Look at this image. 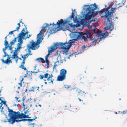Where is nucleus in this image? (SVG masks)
Wrapping results in <instances>:
<instances>
[{
    "mask_svg": "<svg viewBox=\"0 0 127 127\" xmlns=\"http://www.w3.org/2000/svg\"><path fill=\"white\" fill-rule=\"evenodd\" d=\"M8 36V35H7L5 38V40H4V41H7V36Z\"/></svg>",
    "mask_w": 127,
    "mask_h": 127,
    "instance_id": "nucleus-49",
    "label": "nucleus"
},
{
    "mask_svg": "<svg viewBox=\"0 0 127 127\" xmlns=\"http://www.w3.org/2000/svg\"><path fill=\"white\" fill-rule=\"evenodd\" d=\"M93 27V25H89L88 26V27L89 28H91Z\"/></svg>",
    "mask_w": 127,
    "mask_h": 127,
    "instance_id": "nucleus-45",
    "label": "nucleus"
},
{
    "mask_svg": "<svg viewBox=\"0 0 127 127\" xmlns=\"http://www.w3.org/2000/svg\"><path fill=\"white\" fill-rule=\"evenodd\" d=\"M25 29H26V30L27 31V28L26 27V26H25Z\"/></svg>",
    "mask_w": 127,
    "mask_h": 127,
    "instance_id": "nucleus-59",
    "label": "nucleus"
},
{
    "mask_svg": "<svg viewBox=\"0 0 127 127\" xmlns=\"http://www.w3.org/2000/svg\"><path fill=\"white\" fill-rule=\"evenodd\" d=\"M21 57L23 58V60L22 61V63L21 65L19 66V67L23 69H24V56L22 55H21Z\"/></svg>",
    "mask_w": 127,
    "mask_h": 127,
    "instance_id": "nucleus-25",
    "label": "nucleus"
},
{
    "mask_svg": "<svg viewBox=\"0 0 127 127\" xmlns=\"http://www.w3.org/2000/svg\"><path fill=\"white\" fill-rule=\"evenodd\" d=\"M86 48V47L85 45H84L82 46V49H84Z\"/></svg>",
    "mask_w": 127,
    "mask_h": 127,
    "instance_id": "nucleus-47",
    "label": "nucleus"
},
{
    "mask_svg": "<svg viewBox=\"0 0 127 127\" xmlns=\"http://www.w3.org/2000/svg\"><path fill=\"white\" fill-rule=\"evenodd\" d=\"M44 26H43V27H44L45 28H46L47 27H48L49 28V24L47 23L44 24Z\"/></svg>",
    "mask_w": 127,
    "mask_h": 127,
    "instance_id": "nucleus-32",
    "label": "nucleus"
},
{
    "mask_svg": "<svg viewBox=\"0 0 127 127\" xmlns=\"http://www.w3.org/2000/svg\"><path fill=\"white\" fill-rule=\"evenodd\" d=\"M27 108V107L25 106L24 105V110L25 109ZM30 110L28 109L27 110H26L25 111L24 110V119H26V118H31V117L30 116L31 114L30 112Z\"/></svg>",
    "mask_w": 127,
    "mask_h": 127,
    "instance_id": "nucleus-17",
    "label": "nucleus"
},
{
    "mask_svg": "<svg viewBox=\"0 0 127 127\" xmlns=\"http://www.w3.org/2000/svg\"><path fill=\"white\" fill-rule=\"evenodd\" d=\"M125 113H127V110L125 111Z\"/></svg>",
    "mask_w": 127,
    "mask_h": 127,
    "instance_id": "nucleus-52",
    "label": "nucleus"
},
{
    "mask_svg": "<svg viewBox=\"0 0 127 127\" xmlns=\"http://www.w3.org/2000/svg\"><path fill=\"white\" fill-rule=\"evenodd\" d=\"M34 118H32V119H24V121H28L29 122L28 125L29 126H32L33 127H38L37 125L35 123H31V122L35 120L37 117L36 115L34 116Z\"/></svg>",
    "mask_w": 127,
    "mask_h": 127,
    "instance_id": "nucleus-15",
    "label": "nucleus"
},
{
    "mask_svg": "<svg viewBox=\"0 0 127 127\" xmlns=\"http://www.w3.org/2000/svg\"><path fill=\"white\" fill-rule=\"evenodd\" d=\"M20 27H19V26L17 27L16 28V30H15V31H18L19 29V28Z\"/></svg>",
    "mask_w": 127,
    "mask_h": 127,
    "instance_id": "nucleus-43",
    "label": "nucleus"
},
{
    "mask_svg": "<svg viewBox=\"0 0 127 127\" xmlns=\"http://www.w3.org/2000/svg\"><path fill=\"white\" fill-rule=\"evenodd\" d=\"M39 88V87H37V89L38 90V89Z\"/></svg>",
    "mask_w": 127,
    "mask_h": 127,
    "instance_id": "nucleus-61",
    "label": "nucleus"
},
{
    "mask_svg": "<svg viewBox=\"0 0 127 127\" xmlns=\"http://www.w3.org/2000/svg\"><path fill=\"white\" fill-rule=\"evenodd\" d=\"M124 4V3L123 2H121V3H120L118 4V5H119V7H121Z\"/></svg>",
    "mask_w": 127,
    "mask_h": 127,
    "instance_id": "nucleus-35",
    "label": "nucleus"
},
{
    "mask_svg": "<svg viewBox=\"0 0 127 127\" xmlns=\"http://www.w3.org/2000/svg\"><path fill=\"white\" fill-rule=\"evenodd\" d=\"M67 73L66 70L64 69H61L60 71V74L57 77V80L58 81H62L66 78V74Z\"/></svg>",
    "mask_w": 127,
    "mask_h": 127,
    "instance_id": "nucleus-9",
    "label": "nucleus"
},
{
    "mask_svg": "<svg viewBox=\"0 0 127 127\" xmlns=\"http://www.w3.org/2000/svg\"><path fill=\"white\" fill-rule=\"evenodd\" d=\"M77 40H75V39L73 38L72 40H70L69 42H66L65 43H63V46L64 47V49H69L72 45L73 44L72 43Z\"/></svg>",
    "mask_w": 127,
    "mask_h": 127,
    "instance_id": "nucleus-11",
    "label": "nucleus"
},
{
    "mask_svg": "<svg viewBox=\"0 0 127 127\" xmlns=\"http://www.w3.org/2000/svg\"><path fill=\"white\" fill-rule=\"evenodd\" d=\"M58 21L57 22V23L55 24L54 23H53L52 27H50V26L52 25V24H50L49 25V29H50L53 31H55V30L57 29V30H62V26H59V25L58 24Z\"/></svg>",
    "mask_w": 127,
    "mask_h": 127,
    "instance_id": "nucleus-12",
    "label": "nucleus"
},
{
    "mask_svg": "<svg viewBox=\"0 0 127 127\" xmlns=\"http://www.w3.org/2000/svg\"><path fill=\"white\" fill-rule=\"evenodd\" d=\"M29 32L28 31H26L25 32H24V40H26V39L27 38H29L30 37L31 35H28V33Z\"/></svg>",
    "mask_w": 127,
    "mask_h": 127,
    "instance_id": "nucleus-22",
    "label": "nucleus"
},
{
    "mask_svg": "<svg viewBox=\"0 0 127 127\" xmlns=\"http://www.w3.org/2000/svg\"><path fill=\"white\" fill-rule=\"evenodd\" d=\"M76 91L77 93V95L82 96H84L86 94V93L84 91H83L82 90L79 89H77L76 90Z\"/></svg>",
    "mask_w": 127,
    "mask_h": 127,
    "instance_id": "nucleus-18",
    "label": "nucleus"
},
{
    "mask_svg": "<svg viewBox=\"0 0 127 127\" xmlns=\"http://www.w3.org/2000/svg\"><path fill=\"white\" fill-rule=\"evenodd\" d=\"M53 77L52 74H49L48 73H46L44 74V75H40L39 76V78L41 80L43 79L44 78V81H47L49 83H51L53 84V81L54 79L52 78Z\"/></svg>",
    "mask_w": 127,
    "mask_h": 127,
    "instance_id": "nucleus-6",
    "label": "nucleus"
},
{
    "mask_svg": "<svg viewBox=\"0 0 127 127\" xmlns=\"http://www.w3.org/2000/svg\"><path fill=\"white\" fill-rule=\"evenodd\" d=\"M8 47H9V46H5V47L3 49V51L4 53H5V50Z\"/></svg>",
    "mask_w": 127,
    "mask_h": 127,
    "instance_id": "nucleus-33",
    "label": "nucleus"
},
{
    "mask_svg": "<svg viewBox=\"0 0 127 127\" xmlns=\"http://www.w3.org/2000/svg\"><path fill=\"white\" fill-rule=\"evenodd\" d=\"M4 54L3 56V57H5L6 56H8V57L7 58L5 61H4L3 59H1V60L2 62L7 64H9L10 63H12V62L11 61V59H10L12 57V55L6 54L5 52V53H4Z\"/></svg>",
    "mask_w": 127,
    "mask_h": 127,
    "instance_id": "nucleus-13",
    "label": "nucleus"
},
{
    "mask_svg": "<svg viewBox=\"0 0 127 127\" xmlns=\"http://www.w3.org/2000/svg\"><path fill=\"white\" fill-rule=\"evenodd\" d=\"M24 36V32H22V33L20 34L19 36V37L18 41L19 43L17 44L18 46L17 48H15V49L14 52L13 54L12 55L11 58L12 59H15V60L16 63H18V59L21 60L22 59L20 58H19L18 56V52H19L20 49L21 48V45L23 43V39Z\"/></svg>",
    "mask_w": 127,
    "mask_h": 127,
    "instance_id": "nucleus-3",
    "label": "nucleus"
},
{
    "mask_svg": "<svg viewBox=\"0 0 127 127\" xmlns=\"http://www.w3.org/2000/svg\"><path fill=\"white\" fill-rule=\"evenodd\" d=\"M37 38L38 39L36 43L37 44V45L39 46V44L41 43L42 40L43 39V38H42L41 36H38V34L37 36Z\"/></svg>",
    "mask_w": 127,
    "mask_h": 127,
    "instance_id": "nucleus-21",
    "label": "nucleus"
},
{
    "mask_svg": "<svg viewBox=\"0 0 127 127\" xmlns=\"http://www.w3.org/2000/svg\"><path fill=\"white\" fill-rule=\"evenodd\" d=\"M23 79H24L23 78H22V80L20 82L21 83H19V84L21 86H22V81L23 80Z\"/></svg>",
    "mask_w": 127,
    "mask_h": 127,
    "instance_id": "nucleus-42",
    "label": "nucleus"
},
{
    "mask_svg": "<svg viewBox=\"0 0 127 127\" xmlns=\"http://www.w3.org/2000/svg\"><path fill=\"white\" fill-rule=\"evenodd\" d=\"M97 41V39H95L93 40V41L92 42L93 43H95Z\"/></svg>",
    "mask_w": 127,
    "mask_h": 127,
    "instance_id": "nucleus-39",
    "label": "nucleus"
},
{
    "mask_svg": "<svg viewBox=\"0 0 127 127\" xmlns=\"http://www.w3.org/2000/svg\"><path fill=\"white\" fill-rule=\"evenodd\" d=\"M27 49L25 50V51L28 50L29 53H31V49L33 50H35L37 49L39 47V46L37 45V44L33 40H32L27 45Z\"/></svg>",
    "mask_w": 127,
    "mask_h": 127,
    "instance_id": "nucleus-7",
    "label": "nucleus"
},
{
    "mask_svg": "<svg viewBox=\"0 0 127 127\" xmlns=\"http://www.w3.org/2000/svg\"><path fill=\"white\" fill-rule=\"evenodd\" d=\"M22 23V24L23 23L22 21H20L19 23L17 25L18 26H19V27H20V23Z\"/></svg>",
    "mask_w": 127,
    "mask_h": 127,
    "instance_id": "nucleus-46",
    "label": "nucleus"
},
{
    "mask_svg": "<svg viewBox=\"0 0 127 127\" xmlns=\"http://www.w3.org/2000/svg\"><path fill=\"white\" fill-rule=\"evenodd\" d=\"M36 70V69L34 68V70L33 71V72H32L33 73H37L38 72V71H36V70Z\"/></svg>",
    "mask_w": 127,
    "mask_h": 127,
    "instance_id": "nucleus-38",
    "label": "nucleus"
},
{
    "mask_svg": "<svg viewBox=\"0 0 127 127\" xmlns=\"http://www.w3.org/2000/svg\"><path fill=\"white\" fill-rule=\"evenodd\" d=\"M27 90V89H26V90H25V92H26Z\"/></svg>",
    "mask_w": 127,
    "mask_h": 127,
    "instance_id": "nucleus-62",
    "label": "nucleus"
},
{
    "mask_svg": "<svg viewBox=\"0 0 127 127\" xmlns=\"http://www.w3.org/2000/svg\"><path fill=\"white\" fill-rule=\"evenodd\" d=\"M24 32V28L22 30L21 32L19 34V36L15 38L12 41H11L10 43V44L11 45H14L15 42L16 41V39L18 38V40H19V36L20 34L21 33H22V32Z\"/></svg>",
    "mask_w": 127,
    "mask_h": 127,
    "instance_id": "nucleus-20",
    "label": "nucleus"
},
{
    "mask_svg": "<svg viewBox=\"0 0 127 127\" xmlns=\"http://www.w3.org/2000/svg\"><path fill=\"white\" fill-rule=\"evenodd\" d=\"M42 29L40 31V32L39 33V34H38V36H41L42 34V31L45 28H44V27H43V26L42 27Z\"/></svg>",
    "mask_w": 127,
    "mask_h": 127,
    "instance_id": "nucleus-28",
    "label": "nucleus"
},
{
    "mask_svg": "<svg viewBox=\"0 0 127 127\" xmlns=\"http://www.w3.org/2000/svg\"><path fill=\"white\" fill-rule=\"evenodd\" d=\"M116 8L115 7L114 8L111 7L110 9V7L109 6L106 9L104 8L99 11L100 14H102L103 13L105 12V15L101 16V17L102 18L104 17L107 19L106 27L104 28L105 31L107 30H110L111 31L114 29V27L113 23L112 21H110V19L113 13L116 12Z\"/></svg>",
    "mask_w": 127,
    "mask_h": 127,
    "instance_id": "nucleus-1",
    "label": "nucleus"
},
{
    "mask_svg": "<svg viewBox=\"0 0 127 127\" xmlns=\"http://www.w3.org/2000/svg\"><path fill=\"white\" fill-rule=\"evenodd\" d=\"M15 31V30H13L12 31H11L9 32V34L8 35H9V34H12L13 33V32Z\"/></svg>",
    "mask_w": 127,
    "mask_h": 127,
    "instance_id": "nucleus-37",
    "label": "nucleus"
},
{
    "mask_svg": "<svg viewBox=\"0 0 127 127\" xmlns=\"http://www.w3.org/2000/svg\"><path fill=\"white\" fill-rule=\"evenodd\" d=\"M49 54L48 55H46L45 57V60H48V55H49Z\"/></svg>",
    "mask_w": 127,
    "mask_h": 127,
    "instance_id": "nucleus-41",
    "label": "nucleus"
},
{
    "mask_svg": "<svg viewBox=\"0 0 127 127\" xmlns=\"http://www.w3.org/2000/svg\"><path fill=\"white\" fill-rule=\"evenodd\" d=\"M35 60L38 61L39 62L44 63L45 62V61L44 59L42 58H39L36 59Z\"/></svg>",
    "mask_w": 127,
    "mask_h": 127,
    "instance_id": "nucleus-24",
    "label": "nucleus"
},
{
    "mask_svg": "<svg viewBox=\"0 0 127 127\" xmlns=\"http://www.w3.org/2000/svg\"><path fill=\"white\" fill-rule=\"evenodd\" d=\"M60 62H61V63H63V61L62 60H60Z\"/></svg>",
    "mask_w": 127,
    "mask_h": 127,
    "instance_id": "nucleus-55",
    "label": "nucleus"
},
{
    "mask_svg": "<svg viewBox=\"0 0 127 127\" xmlns=\"http://www.w3.org/2000/svg\"><path fill=\"white\" fill-rule=\"evenodd\" d=\"M78 99H79V101H83V100H81L79 98H78Z\"/></svg>",
    "mask_w": 127,
    "mask_h": 127,
    "instance_id": "nucleus-51",
    "label": "nucleus"
},
{
    "mask_svg": "<svg viewBox=\"0 0 127 127\" xmlns=\"http://www.w3.org/2000/svg\"><path fill=\"white\" fill-rule=\"evenodd\" d=\"M71 86H69L67 85H64V87L66 88H69V90H72V89L74 90V89H72L70 88Z\"/></svg>",
    "mask_w": 127,
    "mask_h": 127,
    "instance_id": "nucleus-29",
    "label": "nucleus"
},
{
    "mask_svg": "<svg viewBox=\"0 0 127 127\" xmlns=\"http://www.w3.org/2000/svg\"><path fill=\"white\" fill-rule=\"evenodd\" d=\"M89 7L86 9V10L88 11L87 13L86 14L85 16V18L86 19H90L92 18L93 13H94L95 10L97 9V6L95 3L93 4L89 5H85L84 6Z\"/></svg>",
    "mask_w": 127,
    "mask_h": 127,
    "instance_id": "nucleus-4",
    "label": "nucleus"
},
{
    "mask_svg": "<svg viewBox=\"0 0 127 127\" xmlns=\"http://www.w3.org/2000/svg\"><path fill=\"white\" fill-rule=\"evenodd\" d=\"M28 53H27L26 55H24V60H25L26 58L29 56L30 55H31L32 54H30V53H29V51H28Z\"/></svg>",
    "mask_w": 127,
    "mask_h": 127,
    "instance_id": "nucleus-30",
    "label": "nucleus"
},
{
    "mask_svg": "<svg viewBox=\"0 0 127 127\" xmlns=\"http://www.w3.org/2000/svg\"><path fill=\"white\" fill-rule=\"evenodd\" d=\"M12 45H11L10 44V46H9V47H8L9 48V50H12V49L13 48V47H12Z\"/></svg>",
    "mask_w": 127,
    "mask_h": 127,
    "instance_id": "nucleus-36",
    "label": "nucleus"
},
{
    "mask_svg": "<svg viewBox=\"0 0 127 127\" xmlns=\"http://www.w3.org/2000/svg\"><path fill=\"white\" fill-rule=\"evenodd\" d=\"M5 102H6L5 101H3V104H5Z\"/></svg>",
    "mask_w": 127,
    "mask_h": 127,
    "instance_id": "nucleus-54",
    "label": "nucleus"
},
{
    "mask_svg": "<svg viewBox=\"0 0 127 127\" xmlns=\"http://www.w3.org/2000/svg\"><path fill=\"white\" fill-rule=\"evenodd\" d=\"M11 52H10V53H13H13H14V52H13V50H11Z\"/></svg>",
    "mask_w": 127,
    "mask_h": 127,
    "instance_id": "nucleus-53",
    "label": "nucleus"
},
{
    "mask_svg": "<svg viewBox=\"0 0 127 127\" xmlns=\"http://www.w3.org/2000/svg\"><path fill=\"white\" fill-rule=\"evenodd\" d=\"M57 61H56L54 63V65L53 67V69H54L55 68V69H56V68L55 67L59 65V61L58 60V58H57Z\"/></svg>",
    "mask_w": 127,
    "mask_h": 127,
    "instance_id": "nucleus-26",
    "label": "nucleus"
},
{
    "mask_svg": "<svg viewBox=\"0 0 127 127\" xmlns=\"http://www.w3.org/2000/svg\"><path fill=\"white\" fill-rule=\"evenodd\" d=\"M47 82H44V83L45 84H47Z\"/></svg>",
    "mask_w": 127,
    "mask_h": 127,
    "instance_id": "nucleus-58",
    "label": "nucleus"
},
{
    "mask_svg": "<svg viewBox=\"0 0 127 127\" xmlns=\"http://www.w3.org/2000/svg\"><path fill=\"white\" fill-rule=\"evenodd\" d=\"M8 111L9 112L8 115L9 118L7 120L8 122L10 124H13L15 122H17L24 121V119L19 120H16L17 119H21L24 118V113L20 114L19 111L17 112L13 111L12 110L10 109L9 107H8Z\"/></svg>",
    "mask_w": 127,
    "mask_h": 127,
    "instance_id": "nucleus-2",
    "label": "nucleus"
},
{
    "mask_svg": "<svg viewBox=\"0 0 127 127\" xmlns=\"http://www.w3.org/2000/svg\"><path fill=\"white\" fill-rule=\"evenodd\" d=\"M15 98H16V100L18 101V102H20V100H18V97H15Z\"/></svg>",
    "mask_w": 127,
    "mask_h": 127,
    "instance_id": "nucleus-50",
    "label": "nucleus"
},
{
    "mask_svg": "<svg viewBox=\"0 0 127 127\" xmlns=\"http://www.w3.org/2000/svg\"><path fill=\"white\" fill-rule=\"evenodd\" d=\"M71 35L72 37L75 39V40H77L78 39H79L80 38L81 32H72L71 33Z\"/></svg>",
    "mask_w": 127,
    "mask_h": 127,
    "instance_id": "nucleus-16",
    "label": "nucleus"
},
{
    "mask_svg": "<svg viewBox=\"0 0 127 127\" xmlns=\"http://www.w3.org/2000/svg\"><path fill=\"white\" fill-rule=\"evenodd\" d=\"M122 113L123 114H125V111H123V112Z\"/></svg>",
    "mask_w": 127,
    "mask_h": 127,
    "instance_id": "nucleus-56",
    "label": "nucleus"
},
{
    "mask_svg": "<svg viewBox=\"0 0 127 127\" xmlns=\"http://www.w3.org/2000/svg\"><path fill=\"white\" fill-rule=\"evenodd\" d=\"M38 106H40V107H41V105L40 104H39Z\"/></svg>",
    "mask_w": 127,
    "mask_h": 127,
    "instance_id": "nucleus-57",
    "label": "nucleus"
},
{
    "mask_svg": "<svg viewBox=\"0 0 127 127\" xmlns=\"http://www.w3.org/2000/svg\"><path fill=\"white\" fill-rule=\"evenodd\" d=\"M24 70L26 71V74L24 75V78L26 77H29L32 75V71H28L26 67H24Z\"/></svg>",
    "mask_w": 127,
    "mask_h": 127,
    "instance_id": "nucleus-19",
    "label": "nucleus"
},
{
    "mask_svg": "<svg viewBox=\"0 0 127 127\" xmlns=\"http://www.w3.org/2000/svg\"><path fill=\"white\" fill-rule=\"evenodd\" d=\"M9 44L8 43V42L7 41H4V45L5 46H9Z\"/></svg>",
    "mask_w": 127,
    "mask_h": 127,
    "instance_id": "nucleus-31",
    "label": "nucleus"
},
{
    "mask_svg": "<svg viewBox=\"0 0 127 127\" xmlns=\"http://www.w3.org/2000/svg\"><path fill=\"white\" fill-rule=\"evenodd\" d=\"M36 87H32L31 89L30 90V91H34V89L36 88Z\"/></svg>",
    "mask_w": 127,
    "mask_h": 127,
    "instance_id": "nucleus-34",
    "label": "nucleus"
},
{
    "mask_svg": "<svg viewBox=\"0 0 127 127\" xmlns=\"http://www.w3.org/2000/svg\"><path fill=\"white\" fill-rule=\"evenodd\" d=\"M23 101L24 100V97H23Z\"/></svg>",
    "mask_w": 127,
    "mask_h": 127,
    "instance_id": "nucleus-63",
    "label": "nucleus"
},
{
    "mask_svg": "<svg viewBox=\"0 0 127 127\" xmlns=\"http://www.w3.org/2000/svg\"><path fill=\"white\" fill-rule=\"evenodd\" d=\"M24 101H25V102H27L28 101H29L30 100V99H28V100H27V99L26 98H24Z\"/></svg>",
    "mask_w": 127,
    "mask_h": 127,
    "instance_id": "nucleus-40",
    "label": "nucleus"
},
{
    "mask_svg": "<svg viewBox=\"0 0 127 127\" xmlns=\"http://www.w3.org/2000/svg\"><path fill=\"white\" fill-rule=\"evenodd\" d=\"M74 15L73 13L72 12L71 14V15L69 17V18L71 20L72 19H73L74 22H75V20L74 18Z\"/></svg>",
    "mask_w": 127,
    "mask_h": 127,
    "instance_id": "nucleus-27",
    "label": "nucleus"
},
{
    "mask_svg": "<svg viewBox=\"0 0 127 127\" xmlns=\"http://www.w3.org/2000/svg\"><path fill=\"white\" fill-rule=\"evenodd\" d=\"M89 30H91L93 34L94 33L97 34L98 37L100 39V41L104 40L107 36L108 35V33L107 31L105 32V33H102L101 31L99 29H97L96 30L95 28L94 29H90Z\"/></svg>",
    "mask_w": 127,
    "mask_h": 127,
    "instance_id": "nucleus-5",
    "label": "nucleus"
},
{
    "mask_svg": "<svg viewBox=\"0 0 127 127\" xmlns=\"http://www.w3.org/2000/svg\"><path fill=\"white\" fill-rule=\"evenodd\" d=\"M89 31L90 32V35H89L88 38H89L90 40L91 41L93 40H94L95 38L92 37V35L93 34V33H92V32H91V30H89Z\"/></svg>",
    "mask_w": 127,
    "mask_h": 127,
    "instance_id": "nucleus-23",
    "label": "nucleus"
},
{
    "mask_svg": "<svg viewBox=\"0 0 127 127\" xmlns=\"http://www.w3.org/2000/svg\"><path fill=\"white\" fill-rule=\"evenodd\" d=\"M58 23L59 26H62V27L64 26L65 24L69 25L70 27H74V25H72L70 21H68V20H65L64 21L61 19L60 20H58Z\"/></svg>",
    "mask_w": 127,
    "mask_h": 127,
    "instance_id": "nucleus-10",
    "label": "nucleus"
},
{
    "mask_svg": "<svg viewBox=\"0 0 127 127\" xmlns=\"http://www.w3.org/2000/svg\"><path fill=\"white\" fill-rule=\"evenodd\" d=\"M35 106L36 107H37V105H35Z\"/></svg>",
    "mask_w": 127,
    "mask_h": 127,
    "instance_id": "nucleus-64",
    "label": "nucleus"
},
{
    "mask_svg": "<svg viewBox=\"0 0 127 127\" xmlns=\"http://www.w3.org/2000/svg\"><path fill=\"white\" fill-rule=\"evenodd\" d=\"M47 67L48 68L49 66V63H47Z\"/></svg>",
    "mask_w": 127,
    "mask_h": 127,
    "instance_id": "nucleus-48",
    "label": "nucleus"
},
{
    "mask_svg": "<svg viewBox=\"0 0 127 127\" xmlns=\"http://www.w3.org/2000/svg\"><path fill=\"white\" fill-rule=\"evenodd\" d=\"M24 103L23 102V104H22V105L24 106Z\"/></svg>",
    "mask_w": 127,
    "mask_h": 127,
    "instance_id": "nucleus-60",
    "label": "nucleus"
},
{
    "mask_svg": "<svg viewBox=\"0 0 127 127\" xmlns=\"http://www.w3.org/2000/svg\"><path fill=\"white\" fill-rule=\"evenodd\" d=\"M63 43L60 42L54 44L52 46L50 47L48 49V53L49 54L50 53L54 51L57 48L59 47L61 48L64 49V47L63 46Z\"/></svg>",
    "mask_w": 127,
    "mask_h": 127,
    "instance_id": "nucleus-8",
    "label": "nucleus"
},
{
    "mask_svg": "<svg viewBox=\"0 0 127 127\" xmlns=\"http://www.w3.org/2000/svg\"><path fill=\"white\" fill-rule=\"evenodd\" d=\"M45 62H46V64L49 63V60L48 59L45 60Z\"/></svg>",
    "mask_w": 127,
    "mask_h": 127,
    "instance_id": "nucleus-44",
    "label": "nucleus"
},
{
    "mask_svg": "<svg viewBox=\"0 0 127 127\" xmlns=\"http://www.w3.org/2000/svg\"><path fill=\"white\" fill-rule=\"evenodd\" d=\"M90 31H89V30L87 31L85 33L81 32V36L80 39H83L85 41H87V39H88L89 35H90Z\"/></svg>",
    "mask_w": 127,
    "mask_h": 127,
    "instance_id": "nucleus-14",
    "label": "nucleus"
}]
</instances>
